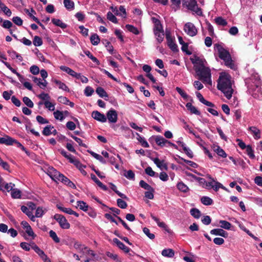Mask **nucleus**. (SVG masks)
I'll use <instances>...</instances> for the list:
<instances>
[{
	"instance_id": "1",
	"label": "nucleus",
	"mask_w": 262,
	"mask_h": 262,
	"mask_svg": "<svg viewBox=\"0 0 262 262\" xmlns=\"http://www.w3.org/2000/svg\"><path fill=\"white\" fill-rule=\"evenodd\" d=\"M190 60L193 64V68L199 79L204 83L212 84L211 70L206 66L207 61L205 59L195 55L194 58H190Z\"/></svg>"
},
{
	"instance_id": "2",
	"label": "nucleus",
	"mask_w": 262,
	"mask_h": 262,
	"mask_svg": "<svg viewBox=\"0 0 262 262\" xmlns=\"http://www.w3.org/2000/svg\"><path fill=\"white\" fill-rule=\"evenodd\" d=\"M217 88L224 94V96L230 99L232 96L233 90L232 88L231 76L227 74H221L219 76Z\"/></svg>"
},
{
	"instance_id": "3",
	"label": "nucleus",
	"mask_w": 262,
	"mask_h": 262,
	"mask_svg": "<svg viewBox=\"0 0 262 262\" xmlns=\"http://www.w3.org/2000/svg\"><path fill=\"white\" fill-rule=\"evenodd\" d=\"M214 49L217 51L219 58L225 62V66L231 69H233L234 64L229 51L225 49L219 43L214 45Z\"/></svg>"
},
{
	"instance_id": "4",
	"label": "nucleus",
	"mask_w": 262,
	"mask_h": 262,
	"mask_svg": "<svg viewBox=\"0 0 262 262\" xmlns=\"http://www.w3.org/2000/svg\"><path fill=\"white\" fill-rule=\"evenodd\" d=\"M165 36L167 40V46L173 52H178L179 49L177 45L174 42V37H172L171 35L170 31L166 30Z\"/></svg>"
},
{
	"instance_id": "5",
	"label": "nucleus",
	"mask_w": 262,
	"mask_h": 262,
	"mask_svg": "<svg viewBox=\"0 0 262 262\" xmlns=\"http://www.w3.org/2000/svg\"><path fill=\"white\" fill-rule=\"evenodd\" d=\"M183 5L186 6L188 9L195 12L198 15L202 14L201 9L198 7L195 0H186L183 3Z\"/></svg>"
},
{
	"instance_id": "6",
	"label": "nucleus",
	"mask_w": 262,
	"mask_h": 262,
	"mask_svg": "<svg viewBox=\"0 0 262 262\" xmlns=\"http://www.w3.org/2000/svg\"><path fill=\"white\" fill-rule=\"evenodd\" d=\"M154 140L156 142V144L161 146L163 147L166 144H168V145L171 146L173 143L165 139L163 137L161 136H152L149 139V141L151 143Z\"/></svg>"
},
{
	"instance_id": "7",
	"label": "nucleus",
	"mask_w": 262,
	"mask_h": 262,
	"mask_svg": "<svg viewBox=\"0 0 262 262\" xmlns=\"http://www.w3.org/2000/svg\"><path fill=\"white\" fill-rule=\"evenodd\" d=\"M53 218L59 223L62 229H68L70 228V224L63 215L57 213L54 215Z\"/></svg>"
},
{
	"instance_id": "8",
	"label": "nucleus",
	"mask_w": 262,
	"mask_h": 262,
	"mask_svg": "<svg viewBox=\"0 0 262 262\" xmlns=\"http://www.w3.org/2000/svg\"><path fill=\"white\" fill-rule=\"evenodd\" d=\"M184 30L190 36H195L198 33V30L192 23H187L184 26Z\"/></svg>"
},
{
	"instance_id": "9",
	"label": "nucleus",
	"mask_w": 262,
	"mask_h": 262,
	"mask_svg": "<svg viewBox=\"0 0 262 262\" xmlns=\"http://www.w3.org/2000/svg\"><path fill=\"white\" fill-rule=\"evenodd\" d=\"M48 175L55 182L60 181L62 175L60 172L57 171L53 167H49L47 172Z\"/></svg>"
},
{
	"instance_id": "10",
	"label": "nucleus",
	"mask_w": 262,
	"mask_h": 262,
	"mask_svg": "<svg viewBox=\"0 0 262 262\" xmlns=\"http://www.w3.org/2000/svg\"><path fill=\"white\" fill-rule=\"evenodd\" d=\"M106 117L110 123H116L118 120L117 111L114 109L111 108L107 112Z\"/></svg>"
},
{
	"instance_id": "11",
	"label": "nucleus",
	"mask_w": 262,
	"mask_h": 262,
	"mask_svg": "<svg viewBox=\"0 0 262 262\" xmlns=\"http://www.w3.org/2000/svg\"><path fill=\"white\" fill-rule=\"evenodd\" d=\"M15 186V184L12 183H7L5 182L3 179H0V190L5 191L6 190L8 192L10 191L13 187Z\"/></svg>"
},
{
	"instance_id": "12",
	"label": "nucleus",
	"mask_w": 262,
	"mask_h": 262,
	"mask_svg": "<svg viewBox=\"0 0 262 262\" xmlns=\"http://www.w3.org/2000/svg\"><path fill=\"white\" fill-rule=\"evenodd\" d=\"M92 117L95 120L102 123L106 121V116L103 114L100 113L98 111H93L92 113Z\"/></svg>"
},
{
	"instance_id": "13",
	"label": "nucleus",
	"mask_w": 262,
	"mask_h": 262,
	"mask_svg": "<svg viewBox=\"0 0 262 262\" xmlns=\"http://www.w3.org/2000/svg\"><path fill=\"white\" fill-rule=\"evenodd\" d=\"M151 20L152 23L154 24L153 31H159L163 30L162 24L159 19L155 17H152L151 18Z\"/></svg>"
},
{
	"instance_id": "14",
	"label": "nucleus",
	"mask_w": 262,
	"mask_h": 262,
	"mask_svg": "<svg viewBox=\"0 0 262 262\" xmlns=\"http://www.w3.org/2000/svg\"><path fill=\"white\" fill-rule=\"evenodd\" d=\"M210 233L211 234L220 235L225 238H227L228 236V233L226 231L220 228L212 229L210 231Z\"/></svg>"
},
{
	"instance_id": "15",
	"label": "nucleus",
	"mask_w": 262,
	"mask_h": 262,
	"mask_svg": "<svg viewBox=\"0 0 262 262\" xmlns=\"http://www.w3.org/2000/svg\"><path fill=\"white\" fill-rule=\"evenodd\" d=\"M151 159L158 168L161 169L163 168L166 170L168 169L167 164L164 162V160L160 161L158 158H152Z\"/></svg>"
},
{
	"instance_id": "16",
	"label": "nucleus",
	"mask_w": 262,
	"mask_h": 262,
	"mask_svg": "<svg viewBox=\"0 0 262 262\" xmlns=\"http://www.w3.org/2000/svg\"><path fill=\"white\" fill-rule=\"evenodd\" d=\"M13 138L5 135L4 137H0V144L6 145H12Z\"/></svg>"
},
{
	"instance_id": "17",
	"label": "nucleus",
	"mask_w": 262,
	"mask_h": 262,
	"mask_svg": "<svg viewBox=\"0 0 262 262\" xmlns=\"http://www.w3.org/2000/svg\"><path fill=\"white\" fill-rule=\"evenodd\" d=\"M61 178L60 182L72 188H76V185L69 178L64 176L63 174Z\"/></svg>"
},
{
	"instance_id": "18",
	"label": "nucleus",
	"mask_w": 262,
	"mask_h": 262,
	"mask_svg": "<svg viewBox=\"0 0 262 262\" xmlns=\"http://www.w3.org/2000/svg\"><path fill=\"white\" fill-rule=\"evenodd\" d=\"M186 107L191 114H193L198 116L201 115V112L193 105L191 102H187Z\"/></svg>"
},
{
	"instance_id": "19",
	"label": "nucleus",
	"mask_w": 262,
	"mask_h": 262,
	"mask_svg": "<svg viewBox=\"0 0 262 262\" xmlns=\"http://www.w3.org/2000/svg\"><path fill=\"white\" fill-rule=\"evenodd\" d=\"M52 81L58 86L59 89H61L66 92H69L70 90L69 88L63 82L56 79H53Z\"/></svg>"
},
{
	"instance_id": "20",
	"label": "nucleus",
	"mask_w": 262,
	"mask_h": 262,
	"mask_svg": "<svg viewBox=\"0 0 262 262\" xmlns=\"http://www.w3.org/2000/svg\"><path fill=\"white\" fill-rule=\"evenodd\" d=\"M153 32L156 36L157 41L158 43H161L163 41L164 38L165 34L164 30L163 31H153Z\"/></svg>"
},
{
	"instance_id": "21",
	"label": "nucleus",
	"mask_w": 262,
	"mask_h": 262,
	"mask_svg": "<svg viewBox=\"0 0 262 262\" xmlns=\"http://www.w3.org/2000/svg\"><path fill=\"white\" fill-rule=\"evenodd\" d=\"M109 185H110V187H111V188L117 194H118L119 196H120L122 199H125L126 200H128V198L126 195H125L124 194L120 192V191H119L117 189V187L115 185H114L113 183H109Z\"/></svg>"
},
{
	"instance_id": "22",
	"label": "nucleus",
	"mask_w": 262,
	"mask_h": 262,
	"mask_svg": "<svg viewBox=\"0 0 262 262\" xmlns=\"http://www.w3.org/2000/svg\"><path fill=\"white\" fill-rule=\"evenodd\" d=\"M96 92L100 97L104 98L105 100H107L106 98L108 97V95L103 88L98 87L96 90Z\"/></svg>"
},
{
	"instance_id": "23",
	"label": "nucleus",
	"mask_w": 262,
	"mask_h": 262,
	"mask_svg": "<svg viewBox=\"0 0 262 262\" xmlns=\"http://www.w3.org/2000/svg\"><path fill=\"white\" fill-rule=\"evenodd\" d=\"M21 211L25 213L32 221H35V216L33 215L32 211H29L28 208L24 205L21 207Z\"/></svg>"
},
{
	"instance_id": "24",
	"label": "nucleus",
	"mask_w": 262,
	"mask_h": 262,
	"mask_svg": "<svg viewBox=\"0 0 262 262\" xmlns=\"http://www.w3.org/2000/svg\"><path fill=\"white\" fill-rule=\"evenodd\" d=\"M249 130L253 134V137L255 139L260 138V132L255 126H251L249 128Z\"/></svg>"
},
{
	"instance_id": "25",
	"label": "nucleus",
	"mask_w": 262,
	"mask_h": 262,
	"mask_svg": "<svg viewBox=\"0 0 262 262\" xmlns=\"http://www.w3.org/2000/svg\"><path fill=\"white\" fill-rule=\"evenodd\" d=\"M52 22L54 25L57 27H59L62 29H66L67 27V25L63 23L59 19L52 18Z\"/></svg>"
},
{
	"instance_id": "26",
	"label": "nucleus",
	"mask_w": 262,
	"mask_h": 262,
	"mask_svg": "<svg viewBox=\"0 0 262 262\" xmlns=\"http://www.w3.org/2000/svg\"><path fill=\"white\" fill-rule=\"evenodd\" d=\"M70 162L73 164L79 170L86 167V166L83 165L78 159L74 157L72 159H70Z\"/></svg>"
},
{
	"instance_id": "27",
	"label": "nucleus",
	"mask_w": 262,
	"mask_h": 262,
	"mask_svg": "<svg viewBox=\"0 0 262 262\" xmlns=\"http://www.w3.org/2000/svg\"><path fill=\"white\" fill-rule=\"evenodd\" d=\"M71 240L72 243H74V247L76 249H78L80 251H83L84 249H88V248L85 247L84 245H82L79 242L76 241L74 238H71Z\"/></svg>"
},
{
	"instance_id": "28",
	"label": "nucleus",
	"mask_w": 262,
	"mask_h": 262,
	"mask_svg": "<svg viewBox=\"0 0 262 262\" xmlns=\"http://www.w3.org/2000/svg\"><path fill=\"white\" fill-rule=\"evenodd\" d=\"M77 206L80 209L83 211L86 212L89 211V206L85 202L83 201H78L77 202Z\"/></svg>"
},
{
	"instance_id": "29",
	"label": "nucleus",
	"mask_w": 262,
	"mask_h": 262,
	"mask_svg": "<svg viewBox=\"0 0 262 262\" xmlns=\"http://www.w3.org/2000/svg\"><path fill=\"white\" fill-rule=\"evenodd\" d=\"M102 42L105 45V47L106 48L107 50L110 52V53L113 55L114 54V48L110 41L106 39H103Z\"/></svg>"
},
{
	"instance_id": "30",
	"label": "nucleus",
	"mask_w": 262,
	"mask_h": 262,
	"mask_svg": "<svg viewBox=\"0 0 262 262\" xmlns=\"http://www.w3.org/2000/svg\"><path fill=\"white\" fill-rule=\"evenodd\" d=\"M162 255L167 257H173L174 255V251L171 249H164L162 251Z\"/></svg>"
},
{
	"instance_id": "31",
	"label": "nucleus",
	"mask_w": 262,
	"mask_h": 262,
	"mask_svg": "<svg viewBox=\"0 0 262 262\" xmlns=\"http://www.w3.org/2000/svg\"><path fill=\"white\" fill-rule=\"evenodd\" d=\"M63 4L66 8L68 10H72L74 9V3L71 0H63Z\"/></svg>"
},
{
	"instance_id": "32",
	"label": "nucleus",
	"mask_w": 262,
	"mask_h": 262,
	"mask_svg": "<svg viewBox=\"0 0 262 262\" xmlns=\"http://www.w3.org/2000/svg\"><path fill=\"white\" fill-rule=\"evenodd\" d=\"M214 151L218 155V156L222 158L227 157V154L220 146L218 145L216 146V147H214Z\"/></svg>"
},
{
	"instance_id": "33",
	"label": "nucleus",
	"mask_w": 262,
	"mask_h": 262,
	"mask_svg": "<svg viewBox=\"0 0 262 262\" xmlns=\"http://www.w3.org/2000/svg\"><path fill=\"white\" fill-rule=\"evenodd\" d=\"M84 53L89 57L90 58L94 63H95L97 65L100 64V61L99 60L94 56L91 53V52L89 50L84 51Z\"/></svg>"
},
{
	"instance_id": "34",
	"label": "nucleus",
	"mask_w": 262,
	"mask_h": 262,
	"mask_svg": "<svg viewBox=\"0 0 262 262\" xmlns=\"http://www.w3.org/2000/svg\"><path fill=\"white\" fill-rule=\"evenodd\" d=\"M201 203L204 205L209 206L213 204V200L209 197L203 196L201 198Z\"/></svg>"
},
{
	"instance_id": "35",
	"label": "nucleus",
	"mask_w": 262,
	"mask_h": 262,
	"mask_svg": "<svg viewBox=\"0 0 262 262\" xmlns=\"http://www.w3.org/2000/svg\"><path fill=\"white\" fill-rule=\"evenodd\" d=\"M177 188L183 192H187L189 190L188 187L183 182H179L177 185Z\"/></svg>"
},
{
	"instance_id": "36",
	"label": "nucleus",
	"mask_w": 262,
	"mask_h": 262,
	"mask_svg": "<svg viewBox=\"0 0 262 262\" xmlns=\"http://www.w3.org/2000/svg\"><path fill=\"white\" fill-rule=\"evenodd\" d=\"M90 40L93 45L96 46L100 42V39L97 34H93L90 37Z\"/></svg>"
},
{
	"instance_id": "37",
	"label": "nucleus",
	"mask_w": 262,
	"mask_h": 262,
	"mask_svg": "<svg viewBox=\"0 0 262 262\" xmlns=\"http://www.w3.org/2000/svg\"><path fill=\"white\" fill-rule=\"evenodd\" d=\"M214 21L217 25L224 27L227 25V21L221 16L216 17L214 19Z\"/></svg>"
},
{
	"instance_id": "38",
	"label": "nucleus",
	"mask_w": 262,
	"mask_h": 262,
	"mask_svg": "<svg viewBox=\"0 0 262 262\" xmlns=\"http://www.w3.org/2000/svg\"><path fill=\"white\" fill-rule=\"evenodd\" d=\"M11 191V196L13 199H20L21 198V191L18 189H13Z\"/></svg>"
},
{
	"instance_id": "39",
	"label": "nucleus",
	"mask_w": 262,
	"mask_h": 262,
	"mask_svg": "<svg viewBox=\"0 0 262 262\" xmlns=\"http://www.w3.org/2000/svg\"><path fill=\"white\" fill-rule=\"evenodd\" d=\"M191 215L195 219H199L201 215V211L197 208H193L190 210Z\"/></svg>"
},
{
	"instance_id": "40",
	"label": "nucleus",
	"mask_w": 262,
	"mask_h": 262,
	"mask_svg": "<svg viewBox=\"0 0 262 262\" xmlns=\"http://www.w3.org/2000/svg\"><path fill=\"white\" fill-rule=\"evenodd\" d=\"M125 28L128 31L133 33L135 35H138L139 34L138 29L132 25L127 24L125 26Z\"/></svg>"
},
{
	"instance_id": "41",
	"label": "nucleus",
	"mask_w": 262,
	"mask_h": 262,
	"mask_svg": "<svg viewBox=\"0 0 262 262\" xmlns=\"http://www.w3.org/2000/svg\"><path fill=\"white\" fill-rule=\"evenodd\" d=\"M53 128H54L53 126H52L51 125H47L43 128V129L42 132V134L44 136H50L51 135V130Z\"/></svg>"
},
{
	"instance_id": "42",
	"label": "nucleus",
	"mask_w": 262,
	"mask_h": 262,
	"mask_svg": "<svg viewBox=\"0 0 262 262\" xmlns=\"http://www.w3.org/2000/svg\"><path fill=\"white\" fill-rule=\"evenodd\" d=\"M150 216H151V217L152 218V219L153 220H154L157 223L159 227L162 228L163 229L166 228L167 225L165 224V223L164 222H160L159 219L157 217L154 216L152 214H151Z\"/></svg>"
},
{
	"instance_id": "43",
	"label": "nucleus",
	"mask_w": 262,
	"mask_h": 262,
	"mask_svg": "<svg viewBox=\"0 0 262 262\" xmlns=\"http://www.w3.org/2000/svg\"><path fill=\"white\" fill-rule=\"evenodd\" d=\"M136 135L137 136V140L141 143V145L144 147H149V145L145 139L141 137L138 133H137Z\"/></svg>"
},
{
	"instance_id": "44",
	"label": "nucleus",
	"mask_w": 262,
	"mask_h": 262,
	"mask_svg": "<svg viewBox=\"0 0 262 262\" xmlns=\"http://www.w3.org/2000/svg\"><path fill=\"white\" fill-rule=\"evenodd\" d=\"M46 211V209L43 210L42 207H38L36 209L35 215L34 216L41 217Z\"/></svg>"
},
{
	"instance_id": "45",
	"label": "nucleus",
	"mask_w": 262,
	"mask_h": 262,
	"mask_svg": "<svg viewBox=\"0 0 262 262\" xmlns=\"http://www.w3.org/2000/svg\"><path fill=\"white\" fill-rule=\"evenodd\" d=\"M53 114L56 119L59 120L61 121H62L65 118V116H63V113L58 110L54 112Z\"/></svg>"
},
{
	"instance_id": "46",
	"label": "nucleus",
	"mask_w": 262,
	"mask_h": 262,
	"mask_svg": "<svg viewBox=\"0 0 262 262\" xmlns=\"http://www.w3.org/2000/svg\"><path fill=\"white\" fill-rule=\"evenodd\" d=\"M23 102L29 107L33 108L34 103L28 97L25 96L23 98Z\"/></svg>"
},
{
	"instance_id": "47",
	"label": "nucleus",
	"mask_w": 262,
	"mask_h": 262,
	"mask_svg": "<svg viewBox=\"0 0 262 262\" xmlns=\"http://www.w3.org/2000/svg\"><path fill=\"white\" fill-rule=\"evenodd\" d=\"M246 152L250 158L251 159H254L255 158V156L254 154V150H253L252 147L250 145H248L247 146Z\"/></svg>"
},
{
	"instance_id": "48",
	"label": "nucleus",
	"mask_w": 262,
	"mask_h": 262,
	"mask_svg": "<svg viewBox=\"0 0 262 262\" xmlns=\"http://www.w3.org/2000/svg\"><path fill=\"white\" fill-rule=\"evenodd\" d=\"M33 45L35 46L39 47L42 45V40L40 37L38 36H35L33 40Z\"/></svg>"
},
{
	"instance_id": "49",
	"label": "nucleus",
	"mask_w": 262,
	"mask_h": 262,
	"mask_svg": "<svg viewBox=\"0 0 262 262\" xmlns=\"http://www.w3.org/2000/svg\"><path fill=\"white\" fill-rule=\"evenodd\" d=\"M107 19L114 24L118 23L117 17L110 11L107 13Z\"/></svg>"
},
{
	"instance_id": "50",
	"label": "nucleus",
	"mask_w": 262,
	"mask_h": 262,
	"mask_svg": "<svg viewBox=\"0 0 262 262\" xmlns=\"http://www.w3.org/2000/svg\"><path fill=\"white\" fill-rule=\"evenodd\" d=\"M154 192L155 189L154 188H151V189H149L147 191L145 192V197L148 199L152 200L154 198Z\"/></svg>"
},
{
	"instance_id": "51",
	"label": "nucleus",
	"mask_w": 262,
	"mask_h": 262,
	"mask_svg": "<svg viewBox=\"0 0 262 262\" xmlns=\"http://www.w3.org/2000/svg\"><path fill=\"white\" fill-rule=\"evenodd\" d=\"M49 235L55 243H59L60 242V238L57 236L56 232L53 230H51L49 231Z\"/></svg>"
},
{
	"instance_id": "52",
	"label": "nucleus",
	"mask_w": 262,
	"mask_h": 262,
	"mask_svg": "<svg viewBox=\"0 0 262 262\" xmlns=\"http://www.w3.org/2000/svg\"><path fill=\"white\" fill-rule=\"evenodd\" d=\"M220 223L221 224V227L225 229L229 230L231 227V223L226 221L221 220Z\"/></svg>"
},
{
	"instance_id": "53",
	"label": "nucleus",
	"mask_w": 262,
	"mask_h": 262,
	"mask_svg": "<svg viewBox=\"0 0 262 262\" xmlns=\"http://www.w3.org/2000/svg\"><path fill=\"white\" fill-rule=\"evenodd\" d=\"M56 207L59 209L60 211L66 213L67 214H70L72 211V209L70 208H65L62 207L60 204H57Z\"/></svg>"
},
{
	"instance_id": "54",
	"label": "nucleus",
	"mask_w": 262,
	"mask_h": 262,
	"mask_svg": "<svg viewBox=\"0 0 262 262\" xmlns=\"http://www.w3.org/2000/svg\"><path fill=\"white\" fill-rule=\"evenodd\" d=\"M176 90L183 99H187L189 97V96L187 94V93H185V91H183L181 88L176 87Z\"/></svg>"
},
{
	"instance_id": "55",
	"label": "nucleus",
	"mask_w": 262,
	"mask_h": 262,
	"mask_svg": "<svg viewBox=\"0 0 262 262\" xmlns=\"http://www.w3.org/2000/svg\"><path fill=\"white\" fill-rule=\"evenodd\" d=\"M178 157L181 160H182L183 161L185 162L186 164H188L189 166H190L191 167H193L194 168H196L198 166V164L196 163H195V162H194L193 161H190V160H186V159L181 157L180 156H178Z\"/></svg>"
},
{
	"instance_id": "56",
	"label": "nucleus",
	"mask_w": 262,
	"mask_h": 262,
	"mask_svg": "<svg viewBox=\"0 0 262 262\" xmlns=\"http://www.w3.org/2000/svg\"><path fill=\"white\" fill-rule=\"evenodd\" d=\"M32 249L35 251V252L39 256L40 258L43 254H45V252L42 250H41L39 247L35 244H33Z\"/></svg>"
},
{
	"instance_id": "57",
	"label": "nucleus",
	"mask_w": 262,
	"mask_h": 262,
	"mask_svg": "<svg viewBox=\"0 0 262 262\" xmlns=\"http://www.w3.org/2000/svg\"><path fill=\"white\" fill-rule=\"evenodd\" d=\"M187 176H191L192 178H194L200 184L203 185H205V183H206V181L205 179L200 177H197L193 175L191 173L187 174Z\"/></svg>"
},
{
	"instance_id": "58",
	"label": "nucleus",
	"mask_w": 262,
	"mask_h": 262,
	"mask_svg": "<svg viewBox=\"0 0 262 262\" xmlns=\"http://www.w3.org/2000/svg\"><path fill=\"white\" fill-rule=\"evenodd\" d=\"M101 71L105 75H106L109 78L113 79V80L116 81L118 83H120V80L117 79L112 74H111L109 72H108L105 69H102Z\"/></svg>"
},
{
	"instance_id": "59",
	"label": "nucleus",
	"mask_w": 262,
	"mask_h": 262,
	"mask_svg": "<svg viewBox=\"0 0 262 262\" xmlns=\"http://www.w3.org/2000/svg\"><path fill=\"white\" fill-rule=\"evenodd\" d=\"M60 69L61 71L66 72L67 73H68V74H69L71 76L73 75V74L74 73V70H73L71 68H70L67 66H60Z\"/></svg>"
},
{
	"instance_id": "60",
	"label": "nucleus",
	"mask_w": 262,
	"mask_h": 262,
	"mask_svg": "<svg viewBox=\"0 0 262 262\" xmlns=\"http://www.w3.org/2000/svg\"><path fill=\"white\" fill-rule=\"evenodd\" d=\"M117 204L119 207L122 209H125L127 207V203L121 199H118L117 200Z\"/></svg>"
},
{
	"instance_id": "61",
	"label": "nucleus",
	"mask_w": 262,
	"mask_h": 262,
	"mask_svg": "<svg viewBox=\"0 0 262 262\" xmlns=\"http://www.w3.org/2000/svg\"><path fill=\"white\" fill-rule=\"evenodd\" d=\"M143 231L144 233V234H146V235L150 239H154L155 238V234L153 233H151L148 228L146 227L143 228Z\"/></svg>"
},
{
	"instance_id": "62",
	"label": "nucleus",
	"mask_w": 262,
	"mask_h": 262,
	"mask_svg": "<svg viewBox=\"0 0 262 262\" xmlns=\"http://www.w3.org/2000/svg\"><path fill=\"white\" fill-rule=\"evenodd\" d=\"M2 22H3V23L2 25V27L4 28L10 29V28L13 27L12 23L9 20H3Z\"/></svg>"
},
{
	"instance_id": "63",
	"label": "nucleus",
	"mask_w": 262,
	"mask_h": 262,
	"mask_svg": "<svg viewBox=\"0 0 262 262\" xmlns=\"http://www.w3.org/2000/svg\"><path fill=\"white\" fill-rule=\"evenodd\" d=\"M139 185L141 187L147 190L151 189L153 188L150 185L145 182L144 180H141L140 181Z\"/></svg>"
},
{
	"instance_id": "64",
	"label": "nucleus",
	"mask_w": 262,
	"mask_h": 262,
	"mask_svg": "<svg viewBox=\"0 0 262 262\" xmlns=\"http://www.w3.org/2000/svg\"><path fill=\"white\" fill-rule=\"evenodd\" d=\"M181 50L187 55H190L192 54V52L188 50V44L187 43L185 42L182 45Z\"/></svg>"
}]
</instances>
